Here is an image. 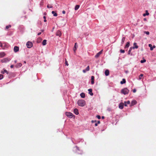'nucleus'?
<instances>
[{"label": "nucleus", "instance_id": "nucleus-39", "mask_svg": "<svg viewBox=\"0 0 156 156\" xmlns=\"http://www.w3.org/2000/svg\"><path fill=\"white\" fill-rule=\"evenodd\" d=\"M43 18L44 19V22H46L47 20L46 19V17H45V16H44V17H43Z\"/></svg>", "mask_w": 156, "mask_h": 156}, {"label": "nucleus", "instance_id": "nucleus-4", "mask_svg": "<svg viewBox=\"0 0 156 156\" xmlns=\"http://www.w3.org/2000/svg\"><path fill=\"white\" fill-rule=\"evenodd\" d=\"M32 43L30 41H28L26 44L27 47L28 48H30L33 46Z\"/></svg>", "mask_w": 156, "mask_h": 156}, {"label": "nucleus", "instance_id": "nucleus-46", "mask_svg": "<svg viewBox=\"0 0 156 156\" xmlns=\"http://www.w3.org/2000/svg\"><path fill=\"white\" fill-rule=\"evenodd\" d=\"M13 67H14V66H13V65H11L10 66V67H11V68H13Z\"/></svg>", "mask_w": 156, "mask_h": 156}, {"label": "nucleus", "instance_id": "nucleus-15", "mask_svg": "<svg viewBox=\"0 0 156 156\" xmlns=\"http://www.w3.org/2000/svg\"><path fill=\"white\" fill-rule=\"evenodd\" d=\"M22 64L21 63H17L16 65L15 66L16 68H20Z\"/></svg>", "mask_w": 156, "mask_h": 156}, {"label": "nucleus", "instance_id": "nucleus-6", "mask_svg": "<svg viewBox=\"0 0 156 156\" xmlns=\"http://www.w3.org/2000/svg\"><path fill=\"white\" fill-rule=\"evenodd\" d=\"M102 51L103 50H102L99 52L97 53V54L95 55V58H98V57L100 56V55L102 53Z\"/></svg>", "mask_w": 156, "mask_h": 156}, {"label": "nucleus", "instance_id": "nucleus-5", "mask_svg": "<svg viewBox=\"0 0 156 156\" xmlns=\"http://www.w3.org/2000/svg\"><path fill=\"white\" fill-rule=\"evenodd\" d=\"M10 60V59L8 58H4L1 60V62L2 63L6 62H8Z\"/></svg>", "mask_w": 156, "mask_h": 156}, {"label": "nucleus", "instance_id": "nucleus-14", "mask_svg": "<svg viewBox=\"0 0 156 156\" xmlns=\"http://www.w3.org/2000/svg\"><path fill=\"white\" fill-rule=\"evenodd\" d=\"M88 91H89V94L91 96L93 95V93L92 92V90L91 89H90L88 90Z\"/></svg>", "mask_w": 156, "mask_h": 156}, {"label": "nucleus", "instance_id": "nucleus-11", "mask_svg": "<svg viewBox=\"0 0 156 156\" xmlns=\"http://www.w3.org/2000/svg\"><path fill=\"white\" fill-rule=\"evenodd\" d=\"M56 35L60 37L62 35V33L60 31L58 30L56 33Z\"/></svg>", "mask_w": 156, "mask_h": 156}, {"label": "nucleus", "instance_id": "nucleus-7", "mask_svg": "<svg viewBox=\"0 0 156 156\" xmlns=\"http://www.w3.org/2000/svg\"><path fill=\"white\" fill-rule=\"evenodd\" d=\"M133 49H134L135 48L137 49L138 48V46L137 45V43L136 42H134L133 44V47H131Z\"/></svg>", "mask_w": 156, "mask_h": 156}, {"label": "nucleus", "instance_id": "nucleus-44", "mask_svg": "<svg viewBox=\"0 0 156 156\" xmlns=\"http://www.w3.org/2000/svg\"><path fill=\"white\" fill-rule=\"evenodd\" d=\"M136 91V90L135 89H134L133 90V93H135Z\"/></svg>", "mask_w": 156, "mask_h": 156}, {"label": "nucleus", "instance_id": "nucleus-48", "mask_svg": "<svg viewBox=\"0 0 156 156\" xmlns=\"http://www.w3.org/2000/svg\"><path fill=\"white\" fill-rule=\"evenodd\" d=\"M95 126H98V123L96 122H95Z\"/></svg>", "mask_w": 156, "mask_h": 156}, {"label": "nucleus", "instance_id": "nucleus-13", "mask_svg": "<svg viewBox=\"0 0 156 156\" xmlns=\"http://www.w3.org/2000/svg\"><path fill=\"white\" fill-rule=\"evenodd\" d=\"M74 112L76 115L79 114V111L77 109L75 108L74 110Z\"/></svg>", "mask_w": 156, "mask_h": 156}, {"label": "nucleus", "instance_id": "nucleus-28", "mask_svg": "<svg viewBox=\"0 0 156 156\" xmlns=\"http://www.w3.org/2000/svg\"><path fill=\"white\" fill-rule=\"evenodd\" d=\"M11 27V25H8L6 26L5 27V29L6 30H7L9 28H10Z\"/></svg>", "mask_w": 156, "mask_h": 156}, {"label": "nucleus", "instance_id": "nucleus-32", "mask_svg": "<svg viewBox=\"0 0 156 156\" xmlns=\"http://www.w3.org/2000/svg\"><path fill=\"white\" fill-rule=\"evenodd\" d=\"M146 62V60L145 59H144L143 60H141L140 61V62L141 63H143Z\"/></svg>", "mask_w": 156, "mask_h": 156}, {"label": "nucleus", "instance_id": "nucleus-27", "mask_svg": "<svg viewBox=\"0 0 156 156\" xmlns=\"http://www.w3.org/2000/svg\"><path fill=\"white\" fill-rule=\"evenodd\" d=\"M125 37H123L122 38V40L121 43H122V44H123V43L125 41Z\"/></svg>", "mask_w": 156, "mask_h": 156}, {"label": "nucleus", "instance_id": "nucleus-18", "mask_svg": "<svg viewBox=\"0 0 156 156\" xmlns=\"http://www.w3.org/2000/svg\"><path fill=\"white\" fill-rule=\"evenodd\" d=\"M130 104V102L129 101H125L124 102V106H127V105L129 104Z\"/></svg>", "mask_w": 156, "mask_h": 156}, {"label": "nucleus", "instance_id": "nucleus-31", "mask_svg": "<svg viewBox=\"0 0 156 156\" xmlns=\"http://www.w3.org/2000/svg\"><path fill=\"white\" fill-rule=\"evenodd\" d=\"M90 68H89V66H88L86 68V71H88L89 70Z\"/></svg>", "mask_w": 156, "mask_h": 156}, {"label": "nucleus", "instance_id": "nucleus-42", "mask_svg": "<svg viewBox=\"0 0 156 156\" xmlns=\"http://www.w3.org/2000/svg\"><path fill=\"white\" fill-rule=\"evenodd\" d=\"M91 122L92 123H94V122H96V120H92L91 121Z\"/></svg>", "mask_w": 156, "mask_h": 156}, {"label": "nucleus", "instance_id": "nucleus-50", "mask_svg": "<svg viewBox=\"0 0 156 156\" xmlns=\"http://www.w3.org/2000/svg\"><path fill=\"white\" fill-rule=\"evenodd\" d=\"M143 16H147V15H146V14H145V13H144V14H143Z\"/></svg>", "mask_w": 156, "mask_h": 156}, {"label": "nucleus", "instance_id": "nucleus-49", "mask_svg": "<svg viewBox=\"0 0 156 156\" xmlns=\"http://www.w3.org/2000/svg\"><path fill=\"white\" fill-rule=\"evenodd\" d=\"M73 50L74 51V52H75L76 50V48H73Z\"/></svg>", "mask_w": 156, "mask_h": 156}, {"label": "nucleus", "instance_id": "nucleus-12", "mask_svg": "<svg viewBox=\"0 0 156 156\" xmlns=\"http://www.w3.org/2000/svg\"><path fill=\"white\" fill-rule=\"evenodd\" d=\"M94 76H92L91 77V83L93 84L94 83Z\"/></svg>", "mask_w": 156, "mask_h": 156}, {"label": "nucleus", "instance_id": "nucleus-30", "mask_svg": "<svg viewBox=\"0 0 156 156\" xmlns=\"http://www.w3.org/2000/svg\"><path fill=\"white\" fill-rule=\"evenodd\" d=\"M149 47L150 48L151 50H153V48H152V45L151 44H149L148 45Z\"/></svg>", "mask_w": 156, "mask_h": 156}, {"label": "nucleus", "instance_id": "nucleus-47", "mask_svg": "<svg viewBox=\"0 0 156 156\" xmlns=\"http://www.w3.org/2000/svg\"><path fill=\"white\" fill-rule=\"evenodd\" d=\"M86 70H85V69H84L83 70V73H85L86 72Z\"/></svg>", "mask_w": 156, "mask_h": 156}, {"label": "nucleus", "instance_id": "nucleus-34", "mask_svg": "<svg viewBox=\"0 0 156 156\" xmlns=\"http://www.w3.org/2000/svg\"><path fill=\"white\" fill-rule=\"evenodd\" d=\"M120 52L121 53H124L125 52V51L124 50L121 49L120 50Z\"/></svg>", "mask_w": 156, "mask_h": 156}, {"label": "nucleus", "instance_id": "nucleus-26", "mask_svg": "<svg viewBox=\"0 0 156 156\" xmlns=\"http://www.w3.org/2000/svg\"><path fill=\"white\" fill-rule=\"evenodd\" d=\"M42 40V39L40 37V38H39L38 39H37V43H39Z\"/></svg>", "mask_w": 156, "mask_h": 156}, {"label": "nucleus", "instance_id": "nucleus-37", "mask_svg": "<svg viewBox=\"0 0 156 156\" xmlns=\"http://www.w3.org/2000/svg\"><path fill=\"white\" fill-rule=\"evenodd\" d=\"M146 13L145 14H146V15H147V16H148L149 15V13L148 12V11L147 10H146Z\"/></svg>", "mask_w": 156, "mask_h": 156}, {"label": "nucleus", "instance_id": "nucleus-2", "mask_svg": "<svg viewBox=\"0 0 156 156\" xmlns=\"http://www.w3.org/2000/svg\"><path fill=\"white\" fill-rule=\"evenodd\" d=\"M129 92V90L126 88L122 89L121 90V93L124 95L128 94Z\"/></svg>", "mask_w": 156, "mask_h": 156}, {"label": "nucleus", "instance_id": "nucleus-24", "mask_svg": "<svg viewBox=\"0 0 156 156\" xmlns=\"http://www.w3.org/2000/svg\"><path fill=\"white\" fill-rule=\"evenodd\" d=\"M46 42L47 40H44L42 42V44L43 45H45L46 44Z\"/></svg>", "mask_w": 156, "mask_h": 156}, {"label": "nucleus", "instance_id": "nucleus-53", "mask_svg": "<svg viewBox=\"0 0 156 156\" xmlns=\"http://www.w3.org/2000/svg\"><path fill=\"white\" fill-rule=\"evenodd\" d=\"M100 121H98V122H97V123H98V124H99V123H100Z\"/></svg>", "mask_w": 156, "mask_h": 156}, {"label": "nucleus", "instance_id": "nucleus-57", "mask_svg": "<svg viewBox=\"0 0 156 156\" xmlns=\"http://www.w3.org/2000/svg\"><path fill=\"white\" fill-rule=\"evenodd\" d=\"M102 119H104V116H102Z\"/></svg>", "mask_w": 156, "mask_h": 156}, {"label": "nucleus", "instance_id": "nucleus-17", "mask_svg": "<svg viewBox=\"0 0 156 156\" xmlns=\"http://www.w3.org/2000/svg\"><path fill=\"white\" fill-rule=\"evenodd\" d=\"M5 54L3 52L0 53V58H1L4 57Z\"/></svg>", "mask_w": 156, "mask_h": 156}, {"label": "nucleus", "instance_id": "nucleus-3", "mask_svg": "<svg viewBox=\"0 0 156 156\" xmlns=\"http://www.w3.org/2000/svg\"><path fill=\"white\" fill-rule=\"evenodd\" d=\"M66 115L68 117L71 118H72L73 116V114L72 113L70 112H66Z\"/></svg>", "mask_w": 156, "mask_h": 156}, {"label": "nucleus", "instance_id": "nucleus-21", "mask_svg": "<svg viewBox=\"0 0 156 156\" xmlns=\"http://www.w3.org/2000/svg\"><path fill=\"white\" fill-rule=\"evenodd\" d=\"M126 82V80L125 79H123L122 80V81H121L120 83L121 84H122L125 83Z\"/></svg>", "mask_w": 156, "mask_h": 156}, {"label": "nucleus", "instance_id": "nucleus-22", "mask_svg": "<svg viewBox=\"0 0 156 156\" xmlns=\"http://www.w3.org/2000/svg\"><path fill=\"white\" fill-rule=\"evenodd\" d=\"M5 73H6L7 74L9 73V72L6 69H4L3 71H2L1 72V73L2 74H4Z\"/></svg>", "mask_w": 156, "mask_h": 156}, {"label": "nucleus", "instance_id": "nucleus-20", "mask_svg": "<svg viewBox=\"0 0 156 156\" xmlns=\"http://www.w3.org/2000/svg\"><path fill=\"white\" fill-rule=\"evenodd\" d=\"M129 45H130V42H127L125 46V48H128L129 47Z\"/></svg>", "mask_w": 156, "mask_h": 156}, {"label": "nucleus", "instance_id": "nucleus-29", "mask_svg": "<svg viewBox=\"0 0 156 156\" xmlns=\"http://www.w3.org/2000/svg\"><path fill=\"white\" fill-rule=\"evenodd\" d=\"M80 6L78 5H76L75 7V10H77L79 8Z\"/></svg>", "mask_w": 156, "mask_h": 156}, {"label": "nucleus", "instance_id": "nucleus-55", "mask_svg": "<svg viewBox=\"0 0 156 156\" xmlns=\"http://www.w3.org/2000/svg\"><path fill=\"white\" fill-rule=\"evenodd\" d=\"M155 45H153V49L154 48H155Z\"/></svg>", "mask_w": 156, "mask_h": 156}, {"label": "nucleus", "instance_id": "nucleus-33", "mask_svg": "<svg viewBox=\"0 0 156 156\" xmlns=\"http://www.w3.org/2000/svg\"><path fill=\"white\" fill-rule=\"evenodd\" d=\"M143 75L142 74H141L139 76V78L140 79H141V77H143Z\"/></svg>", "mask_w": 156, "mask_h": 156}, {"label": "nucleus", "instance_id": "nucleus-40", "mask_svg": "<svg viewBox=\"0 0 156 156\" xmlns=\"http://www.w3.org/2000/svg\"><path fill=\"white\" fill-rule=\"evenodd\" d=\"M47 7L48 8H52V6H50L49 5H47Z\"/></svg>", "mask_w": 156, "mask_h": 156}, {"label": "nucleus", "instance_id": "nucleus-41", "mask_svg": "<svg viewBox=\"0 0 156 156\" xmlns=\"http://www.w3.org/2000/svg\"><path fill=\"white\" fill-rule=\"evenodd\" d=\"M97 117L98 119H101V116L99 115H97Z\"/></svg>", "mask_w": 156, "mask_h": 156}, {"label": "nucleus", "instance_id": "nucleus-35", "mask_svg": "<svg viewBox=\"0 0 156 156\" xmlns=\"http://www.w3.org/2000/svg\"><path fill=\"white\" fill-rule=\"evenodd\" d=\"M144 33L146 34L147 35H149V31H144Z\"/></svg>", "mask_w": 156, "mask_h": 156}, {"label": "nucleus", "instance_id": "nucleus-25", "mask_svg": "<svg viewBox=\"0 0 156 156\" xmlns=\"http://www.w3.org/2000/svg\"><path fill=\"white\" fill-rule=\"evenodd\" d=\"M51 13L52 14H53V16H57V13L55 12L54 11H52Z\"/></svg>", "mask_w": 156, "mask_h": 156}, {"label": "nucleus", "instance_id": "nucleus-56", "mask_svg": "<svg viewBox=\"0 0 156 156\" xmlns=\"http://www.w3.org/2000/svg\"><path fill=\"white\" fill-rule=\"evenodd\" d=\"M16 62H17V61H16V60H15V61H14V62H15V63H16Z\"/></svg>", "mask_w": 156, "mask_h": 156}, {"label": "nucleus", "instance_id": "nucleus-16", "mask_svg": "<svg viewBox=\"0 0 156 156\" xmlns=\"http://www.w3.org/2000/svg\"><path fill=\"white\" fill-rule=\"evenodd\" d=\"M132 49L133 48H132L131 47L129 49V50L128 51V55H132V54L131 53V51Z\"/></svg>", "mask_w": 156, "mask_h": 156}, {"label": "nucleus", "instance_id": "nucleus-54", "mask_svg": "<svg viewBox=\"0 0 156 156\" xmlns=\"http://www.w3.org/2000/svg\"><path fill=\"white\" fill-rule=\"evenodd\" d=\"M0 46L2 47V44L1 42H0Z\"/></svg>", "mask_w": 156, "mask_h": 156}, {"label": "nucleus", "instance_id": "nucleus-43", "mask_svg": "<svg viewBox=\"0 0 156 156\" xmlns=\"http://www.w3.org/2000/svg\"><path fill=\"white\" fill-rule=\"evenodd\" d=\"M76 44H77V43H75V46H74V48H76V47H77V46H76Z\"/></svg>", "mask_w": 156, "mask_h": 156}, {"label": "nucleus", "instance_id": "nucleus-36", "mask_svg": "<svg viewBox=\"0 0 156 156\" xmlns=\"http://www.w3.org/2000/svg\"><path fill=\"white\" fill-rule=\"evenodd\" d=\"M3 75L2 74H0V80L2 79L3 78Z\"/></svg>", "mask_w": 156, "mask_h": 156}, {"label": "nucleus", "instance_id": "nucleus-52", "mask_svg": "<svg viewBox=\"0 0 156 156\" xmlns=\"http://www.w3.org/2000/svg\"><path fill=\"white\" fill-rule=\"evenodd\" d=\"M144 20L145 21H146L147 20L146 18H145L144 19Z\"/></svg>", "mask_w": 156, "mask_h": 156}, {"label": "nucleus", "instance_id": "nucleus-9", "mask_svg": "<svg viewBox=\"0 0 156 156\" xmlns=\"http://www.w3.org/2000/svg\"><path fill=\"white\" fill-rule=\"evenodd\" d=\"M124 105V103H120L119 105V108L121 109H122L123 108V106Z\"/></svg>", "mask_w": 156, "mask_h": 156}, {"label": "nucleus", "instance_id": "nucleus-38", "mask_svg": "<svg viewBox=\"0 0 156 156\" xmlns=\"http://www.w3.org/2000/svg\"><path fill=\"white\" fill-rule=\"evenodd\" d=\"M65 63L66 64V65L67 66H68L69 65V64L68 63V62H67V61H66H66H65Z\"/></svg>", "mask_w": 156, "mask_h": 156}, {"label": "nucleus", "instance_id": "nucleus-8", "mask_svg": "<svg viewBox=\"0 0 156 156\" xmlns=\"http://www.w3.org/2000/svg\"><path fill=\"white\" fill-rule=\"evenodd\" d=\"M19 47L17 46H15L14 48V51L15 52H16L19 51Z\"/></svg>", "mask_w": 156, "mask_h": 156}, {"label": "nucleus", "instance_id": "nucleus-1", "mask_svg": "<svg viewBox=\"0 0 156 156\" xmlns=\"http://www.w3.org/2000/svg\"><path fill=\"white\" fill-rule=\"evenodd\" d=\"M77 104L80 106H84L86 104L85 101L83 100H79L77 101Z\"/></svg>", "mask_w": 156, "mask_h": 156}, {"label": "nucleus", "instance_id": "nucleus-10", "mask_svg": "<svg viewBox=\"0 0 156 156\" xmlns=\"http://www.w3.org/2000/svg\"><path fill=\"white\" fill-rule=\"evenodd\" d=\"M137 103V102L136 100H133L132 101L130 106L131 107L133 105H135Z\"/></svg>", "mask_w": 156, "mask_h": 156}, {"label": "nucleus", "instance_id": "nucleus-45", "mask_svg": "<svg viewBox=\"0 0 156 156\" xmlns=\"http://www.w3.org/2000/svg\"><path fill=\"white\" fill-rule=\"evenodd\" d=\"M62 13L63 14H65L66 13V12L64 10H63L62 11Z\"/></svg>", "mask_w": 156, "mask_h": 156}, {"label": "nucleus", "instance_id": "nucleus-51", "mask_svg": "<svg viewBox=\"0 0 156 156\" xmlns=\"http://www.w3.org/2000/svg\"><path fill=\"white\" fill-rule=\"evenodd\" d=\"M41 32H39V33L37 35H40V34H41Z\"/></svg>", "mask_w": 156, "mask_h": 156}, {"label": "nucleus", "instance_id": "nucleus-23", "mask_svg": "<svg viewBox=\"0 0 156 156\" xmlns=\"http://www.w3.org/2000/svg\"><path fill=\"white\" fill-rule=\"evenodd\" d=\"M80 96L81 97L83 98H84L85 97V94L83 93H82L80 94Z\"/></svg>", "mask_w": 156, "mask_h": 156}, {"label": "nucleus", "instance_id": "nucleus-19", "mask_svg": "<svg viewBox=\"0 0 156 156\" xmlns=\"http://www.w3.org/2000/svg\"><path fill=\"white\" fill-rule=\"evenodd\" d=\"M109 74V71L108 70H106L105 71V74L106 76H108Z\"/></svg>", "mask_w": 156, "mask_h": 156}]
</instances>
